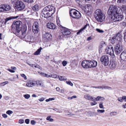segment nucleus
<instances>
[{"mask_svg":"<svg viewBox=\"0 0 126 126\" xmlns=\"http://www.w3.org/2000/svg\"><path fill=\"white\" fill-rule=\"evenodd\" d=\"M55 7L49 5L45 7L42 12L43 16L48 19L54 13Z\"/></svg>","mask_w":126,"mask_h":126,"instance_id":"nucleus-1","label":"nucleus"},{"mask_svg":"<svg viewBox=\"0 0 126 126\" xmlns=\"http://www.w3.org/2000/svg\"><path fill=\"white\" fill-rule=\"evenodd\" d=\"M97 63L95 61H85L82 62L81 65L84 68L94 67L96 66Z\"/></svg>","mask_w":126,"mask_h":126,"instance_id":"nucleus-2","label":"nucleus"},{"mask_svg":"<svg viewBox=\"0 0 126 126\" xmlns=\"http://www.w3.org/2000/svg\"><path fill=\"white\" fill-rule=\"evenodd\" d=\"M94 16L96 20L98 22H102L105 19L104 15L99 9H97L96 10Z\"/></svg>","mask_w":126,"mask_h":126,"instance_id":"nucleus-3","label":"nucleus"},{"mask_svg":"<svg viewBox=\"0 0 126 126\" xmlns=\"http://www.w3.org/2000/svg\"><path fill=\"white\" fill-rule=\"evenodd\" d=\"M120 10V8L116 6L112 5L110 6L108 11V13L110 15H113L119 13Z\"/></svg>","mask_w":126,"mask_h":126,"instance_id":"nucleus-4","label":"nucleus"},{"mask_svg":"<svg viewBox=\"0 0 126 126\" xmlns=\"http://www.w3.org/2000/svg\"><path fill=\"white\" fill-rule=\"evenodd\" d=\"M14 7L15 9L18 11L23 10L25 7V5L22 1L17 0L15 3Z\"/></svg>","mask_w":126,"mask_h":126,"instance_id":"nucleus-5","label":"nucleus"},{"mask_svg":"<svg viewBox=\"0 0 126 126\" xmlns=\"http://www.w3.org/2000/svg\"><path fill=\"white\" fill-rule=\"evenodd\" d=\"M70 16L75 19H79L81 16L80 13L75 9H72L70 10Z\"/></svg>","mask_w":126,"mask_h":126,"instance_id":"nucleus-6","label":"nucleus"},{"mask_svg":"<svg viewBox=\"0 0 126 126\" xmlns=\"http://www.w3.org/2000/svg\"><path fill=\"white\" fill-rule=\"evenodd\" d=\"M22 22L19 21H16L12 24V27L13 30H16V32H20V29L22 25Z\"/></svg>","mask_w":126,"mask_h":126,"instance_id":"nucleus-7","label":"nucleus"},{"mask_svg":"<svg viewBox=\"0 0 126 126\" xmlns=\"http://www.w3.org/2000/svg\"><path fill=\"white\" fill-rule=\"evenodd\" d=\"M109 58L107 55H103L101 58L100 61L102 64L105 66H107L109 63Z\"/></svg>","mask_w":126,"mask_h":126,"instance_id":"nucleus-8","label":"nucleus"},{"mask_svg":"<svg viewBox=\"0 0 126 126\" xmlns=\"http://www.w3.org/2000/svg\"><path fill=\"white\" fill-rule=\"evenodd\" d=\"M111 18L112 20L114 22L119 21L122 20L123 16L120 15L119 13L113 15Z\"/></svg>","mask_w":126,"mask_h":126,"instance_id":"nucleus-9","label":"nucleus"},{"mask_svg":"<svg viewBox=\"0 0 126 126\" xmlns=\"http://www.w3.org/2000/svg\"><path fill=\"white\" fill-rule=\"evenodd\" d=\"M122 47L120 43L116 44L114 50L116 54L118 55L122 51Z\"/></svg>","mask_w":126,"mask_h":126,"instance_id":"nucleus-10","label":"nucleus"},{"mask_svg":"<svg viewBox=\"0 0 126 126\" xmlns=\"http://www.w3.org/2000/svg\"><path fill=\"white\" fill-rule=\"evenodd\" d=\"M60 26L61 28H62L61 30V32L63 35L64 36L68 35L71 33V32L68 29L65 27H63L62 25H60Z\"/></svg>","mask_w":126,"mask_h":126,"instance_id":"nucleus-11","label":"nucleus"},{"mask_svg":"<svg viewBox=\"0 0 126 126\" xmlns=\"http://www.w3.org/2000/svg\"><path fill=\"white\" fill-rule=\"evenodd\" d=\"M121 32L120 31L118 33L116 34V35L114 36L112 39V40H114V39L119 41H120V40L122 38V35L121 34Z\"/></svg>","mask_w":126,"mask_h":126,"instance_id":"nucleus-12","label":"nucleus"},{"mask_svg":"<svg viewBox=\"0 0 126 126\" xmlns=\"http://www.w3.org/2000/svg\"><path fill=\"white\" fill-rule=\"evenodd\" d=\"M26 86L28 87H32L36 83V81L33 80H28L27 81Z\"/></svg>","mask_w":126,"mask_h":126,"instance_id":"nucleus-13","label":"nucleus"},{"mask_svg":"<svg viewBox=\"0 0 126 126\" xmlns=\"http://www.w3.org/2000/svg\"><path fill=\"white\" fill-rule=\"evenodd\" d=\"M106 51L107 54H108L111 56L114 55L113 48L112 47H108L106 49Z\"/></svg>","mask_w":126,"mask_h":126,"instance_id":"nucleus-14","label":"nucleus"},{"mask_svg":"<svg viewBox=\"0 0 126 126\" xmlns=\"http://www.w3.org/2000/svg\"><path fill=\"white\" fill-rule=\"evenodd\" d=\"M117 65V62L114 60H112V62H110V63L109 64V66L111 69H113L116 67Z\"/></svg>","mask_w":126,"mask_h":126,"instance_id":"nucleus-15","label":"nucleus"},{"mask_svg":"<svg viewBox=\"0 0 126 126\" xmlns=\"http://www.w3.org/2000/svg\"><path fill=\"white\" fill-rule=\"evenodd\" d=\"M47 27L49 29H54L56 28L55 25L53 23L51 22H48L46 24Z\"/></svg>","mask_w":126,"mask_h":126,"instance_id":"nucleus-16","label":"nucleus"},{"mask_svg":"<svg viewBox=\"0 0 126 126\" xmlns=\"http://www.w3.org/2000/svg\"><path fill=\"white\" fill-rule=\"evenodd\" d=\"M21 28L22 31H21V33L23 36L25 35V33L27 30V26L26 24H24L22 26H21Z\"/></svg>","mask_w":126,"mask_h":126,"instance_id":"nucleus-17","label":"nucleus"},{"mask_svg":"<svg viewBox=\"0 0 126 126\" xmlns=\"http://www.w3.org/2000/svg\"><path fill=\"white\" fill-rule=\"evenodd\" d=\"M84 97L86 99L94 101L95 100L94 97L88 94H86L84 95Z\"/></svg>","mask_w":126,"mask_h":126,"instance_id":"nucleus-18","label":"nucleus"},{"mask_svg":"<svg viewBox=\"0 0 126 126\" xmlns=\"http://www.w3.org/2000/svg\"><path fill=\"white\" fill-rule=\"evenodd\" d=\"M105 43L104 41H102L100 44L99 47V53H101L104 47L105 46Z\"/></svg>","mask_w":126,"mask_h":126,"instance_id":"nucleus-19","label":"nucleus"},{"mask_svg":"<svg viewBox=\"0 0 126 126\" xmlns=\"http://www.w3.org/2000/svg\"><path fill=\"white\" fill-rule=\"evenodd\" d=\"M120 57L122 60L126 61V52L123 51L121 54Z\"/></svg>","mask_w":126,"mask_h":126,"instance_id":"nucleus-20","label":"nucleus"},{"mask_svg":"<svg viewBox=\"0 0 126 126\" xmlns=\"http://www.w3.org/2000/svg\"><path fill=\"white\" fill-rule=\"evenodd\" d=\"M51 35L47 32L46 33L44 34L43 35V37L45 38L47 40L46 41L49 40L50 38V37Z\"/></svg>","mask_w":126,"mask_h":126,"instance_id":"nucleus-21","label":"nucleus"},{"mask_svg":"<svg viewBox=\"0 0 126 126\" xmlns=\"http://www.w3.org/2000/svg\"><path fill=\"white\" fill-rule=\"evenodd\" d=\"M18 16H11L5 19L4 23L5 24L7 23V22L8 21L12 19H15L17 18H18Z\"/></svg>","mask_w":126,"mask_h":126,"instance_id":"nucleus-22","label":"nucleus"},{"mask_svg":"<svg viewBox=\"0 0 126 126\" xmlns=\"http://www.w3.org/2000/svg\"><path fill=\"white\" fill-rule=\"evenodd\" d=\"M92 7L90 4H87L85 6L86 12H91L92 9Z\"/></svg>","mask_w":126,"mask_h":126,"instance_id":"nucleus-23","label":"nucleus"},{"mask_svg":"<svg viewBox=\"0 0 126 126\" xmlns=\"http://www.w3.org/2000/svg\"><path fill=\"white\" fill-rule=\"evenodd\" d=\"M5 5V11H7L10 10L11 9V6L7 4H4Z\"/></svg>","mask_w":126,"mask_h":126,"instance_id":"nucleus-24","label":"nucleus"},{"mask_svg":"<svg viewBox=\"0 0 126 126\" xmlns=\"http://www.w3.org/2000/svg\"><path fill=\"white\" fill-rule=\"evenodd\" d=\"M88 26H89V25L88 24H87L85 25L83 28L81 29L78 32H77V34H78L81 32L83 30H85L86 29Z\"/></svg>","mask_w":126,"mask_h":126,"instance_id":"nucleus-25","label":"nucleus"},{"mask_svg":"<svg viewBox=\"0 0 126 126\" xmlns=\"http://www.w3.org/2000/svg\"><path fill=\"white\" fill-rule=\"evenodd\" d=\"M32 31L34 33H37L39 31V29L38 28H34V27H32Z\"/></svg>","mask_w":126,"mask_h":126,"instance_id":"nucleus-26","label":"nucleus"},{"mask_svg":"<svg viewBox=\"0 0 126 126\" xmlns=\"http://www.w3.org/2000/svg\"><path fill=\"white\" fill-rule=\"evenodd\" d=\"M42 48L40 47L34 53V55H38L40 54V53L41 51Z\"/></svg>","mask_w":126,"mask_h":126,"instance_id":"nucleus-27","label":"nucleus"},{"mask_svg":"<svg viewBox=\"0 0 126 126\" xmlns=\"http://www.w3.org/2000/svg\"><path fill=\"white\" fill-rule=\"evenodd\" d=\"M5 5L4 4H1L0 5V11L1 12H4L5 10Z\"/></svg>","mask_w":126,"mask_h":126,"instance_id":"nucleus-28","label":"nucleus"},{"mask_svg":"<svg viewBox=\"0 0 126 126\" xmlns=\"http://www.w3.org/2000/svg\"><path fill=\"white\" fill-rule=\"evenodd\" d=\"M39 6L37 4L35 5L33 7L32 9L33 10L37 11L38 10Z\"/></svg>","mask_w":126,"mask_h":126,"instance_id":"nucleus-29","label":"nucleus"},{"mask_svg":"<svg viewBox=\"0 0 126 126\" xmlns=\"http://www.w3.org/2000/svg\"><path fill=\"white\" fill-rule=\"evenodd\" d=\"M36 83L37 85H39L40 86H42L43 85V83L42 81H36Z\"/></svg>","mask_w":126,"mask_h":126,"instance_id":"nucleus-30","label":"nucleus"},{"mask_svg":"<svg viewBox=\"0 0 126 126\" xmlns=\"http://www.w3.org/2000/svg\"><path fill=\"white\" fill-rule=\"evenodd\" d=\"M27 63L28 65H29L31 67H32L33 68V67H34L35 68H40V66L38 65H35L34 64H31L29 63Z\"/></svg>","mask_w":126,"mask_h":126,"instance_id":"nucleus-31","label":"nucleus"},{"mask_svg":"<svg viewBox=\"0 0 126 126\" xmlns=\"http://www.w3.org/2000/svg\"><path fill=\"white\" fill-rule=\"evenodd\" d=\"M32 27L34 28H38V24L37 22H35L33 24Z\"/></svg>","mask_w":126,"mask_h":126,"instance_id":"nucleus-32","label":"nucleus"},{"mask_svg":"<svg viewBox=\"0 0 126 126\" xmlns=\"http://www.w3.org/2000/svg\"><path fill=\"white\" fill-rule=\"evenodd\" d=\"M50 116H48L46 118L47 120L51 122H52L54 121V119H53L51 118Z\"/></svg>","mask_w":126,"mask_h":126,"instance_id":"nucleus-33","label":"nucleus"},{"mask_svg":"<svg viewBox=\"0 0 126 126\" xmlns=\"http://www.w3.org/2000/svg\"><path fill=\"white\" fill-rule=\"evenodd\" d=\"M58 78H59V80L61 81L66 80L67 79L66 78H64L62 76L59 77Z\"/></svg>","mask_w":126,"mask_h":126,"instance_id":"nucleus-34","label":"nucleus"},{"mask_svg":"<svg viewBox=\"0 0 126 126\" xmlns=\"http://www.w3.org/2000/svg\"><path fill=\"white\" fill-rule=\"evenodd\" d=\"M51 77H52L54 78H58V77H59V76L58 75L55 74L51 75Z\"/></svg>","mask_w":126,"mask_h":126,"instance_id":"nucleus-35","label":"nucleus"},{"mask_svg":"<svg viewBox=\"0 0 126 126\" xmlns=\"http://www.w3.org/2000/svg\"><path fill=\"white\" fill-rule=\"evenodd\" d=\"M103 87V89L109 90H111L112 89V88L111 87L107 86H105Z\"/></svg>","mask_w":126,"mask_h":126,"instance_id":"nucleus-36","label":"nucleus"},{"mask_svg":"<svg viewBox=\"0 0 126 126\" xmlns=\"http://www.w3.org/2000/svg\"><path fill=\"white\" fill-rule=\"evenodd\" d=\"M30 95L28 94H26L24 95V97L26 99H28L30 97Z\"/></svg>","mask_w":126,"mask_h":126,"instance_id":"nucleus-37","label":"nucleus"},{"mask_svg":"<svg viewBox=\"0 0 126 126\" xmlns=\"http://www.w3.org/2000/svg\"><path fill=\"white\" fill-rule=\"evenodd\" d=\"M43 76L44 77H45L47 78H51V75H48L47 74L45 73H43Z\"/></svg>","mask_w":126,"mask_h":126,"instance_id":"nucleus-38","label":"nucleus"},{"mask_svg":"<svg viewBox=\"0 0 126 126\" xmlns=\"http://www.w3.org/2000/svg\"><path fill=\"white\" fill-rule=\"evenodd\" d=\"M13 113V111L11 110H8L6 112V113L9 115H10V114H12Z\"/></svg>","mask_w":126,"mask_h":126,"instance_id":"nucleus-39","label":"nucleus"},{"mask_svg":"<svg viewBox=\"0 0 126 126\" xmlns=\"http://www.w3.org/2000/svg\"><path fill=\"white\" fill-rule=\"evenodd\" d=\"M66 83L67 84L70 85L71 86H73V84L71 82V81H66Z\"/></svg>","mask_w":126,"mask_h":126,"instance_id":"nucleus-40","label":"nucleus"},{"mask_svg":"<svg viewBox=\"0 0 126 126\" xmlns=\"http://www.w3.org/2000/svg\"><path fill=\"white\" fill-rule=\"evenodd\" d=\"M21 76L24 79L26 80L27 79V77L24 74H22L21 75Z\"/></svg>","mask_w":126,"mask_h":126,"instance_id":"nucleus-41","label":"nucleus"},{"mask_svg":"<svg viewBox=\"0 0 126 126\" xmlns=\"http://www.w3.org/2000/svg\"><path fill=\"white\" fill-rule=\"evenodd\" d=\"M23 1L26 2H32L33 1V0H23Z\"/></svg>","mask_w":126,"mask_h":126,"instance_id":"nucleus-42","label":"nucleus"},{"mask_svg":"<svg viewBox=\"0 0 126 126\" xmlns=\"http://www.w3.org/2000/svg\"><path fill=\"white\" fill-rule=\"evenodd\" d=\"M67 62L65 61H63L62 63V64L63 66H65L67 64Z\"/></svg>","mask_w":126,"mask_h":126,"instance_id":"nucleus-43","label":"nucleus"},{"mask_svg":"<svg viewBox=\"0 0 126 126\" xmlns=\"http://www.w3.org/2000/svg\"><path fill=\"white\" fill-rule=\"evenodd\" d=\"M96 30L100 33H103L104 32L103 31L99 29H96Z\"/></svg>","mask_w":126,"mask_h":126,"instance_id":"nucleus-44","label":"nucleus"},{"mask_svg":"<svg viewBox=\"0 0 126 126\" xmlns=\"http://www.w3.org/2000/svg\"><path fill=\"white\" fill-rule=\"evenodd\" d=\"M126 1V0H118V2L119 3H124Z\"/></svg>","mask_w":126,"mask_h":126,"instance_id":"nucleus-45","label":"nucleus"},{"mask_svg":"<svg viewBox=\"0 0 126 126\" xmlns=\"http://www.w3.org/2000/svg\"><path fill=\"white\" fill-rule=\"evenodd\" d=\"M105 111V110H97V111L99 113H102L104 112Z\"/></svg>","mask_w":126,"mask_h":126,"instance_id":"nucleus-46","label":"nucleus"},{"mask_svg":"<svg viewBox=\"0 0 126 126\" xmlns=\"http://www.w3.org/2000/svg\"><path fill=\"white\" fill-rule=\"evenodd\" d=\"M24 122V120L23 119H21L19 120L18 122L19 123L22 124Z\"/></svg>","mask_w":126,"mask_h":126,"instance_id":"nucleus-47","label":"nucleus"},{"mask_svg":"<svg viewBox=\"0 0 126 126\" xmlns=\"http://www.w3.org/2000/svg\"><path fill=\"white\" fill-rule=\"evenodd\" d=\"M94 101V102H91L90 103L91 105L92 106H93L95 105L96 104H97V103L95 101V100Z\"/></svg>","mask_w":126,"mask_h":126,"instance_id":"nucleus-48","label":"nucleus"},{"mask_svg":"<svg viewBox=\"0 0 126 126\" xmlns=\"http://www.w3.org/2000/svg\"><path fill=\"white\" fill-rule=\"evenodd\" d=\"M99 107L100 108L103 109V106L102 103H100L99 104Z\"/></svg>","mask_w":126,"mask_h":126,"instance_id":"nucleus-49","label":"nucleus"},{"mask_svg":"<svg viewBox=\"0 0 126 126\" xmlns=\"http://www.w3.org/2000/svg\"><path fill=\"white\" fill-rule=\"evenodd\" d=\"M94 88H98V89H103V87L100 86H98L97 87H95Z\"/></svg>","mask_w":126,"mask_h":126,"instance_id":"nucleus-50","label":"nucleus"},{"mask_svg":"<svg viewBox=\"0 0 126 126\" xmlns=\"http://www.w3.org/2000/svg\"><path fill=\"white\" fill-rule=\"evenodd\" d=\"M25 123L27 124H29V123L30 120L29 119H26L25 120Z\"/></svg>","mask_w":126,"mask_h":126,"instance_id":"nucleus-51","label":"nucleus"},{"mask_svg":"<svg viewBox=\"0 0 126 126\" xmlns=\"http://www.w3.org/2000/svg\"><path fill=\"white\" fill-rule=\"evenodd\" d=\"M117 100L118 101H119L120 102H122L123 101V99H122V98H121V97L118 98Z\"/></svg>","mask_w":126,"mask_h":126,"instance_id":"nucleus-52","label":"nucleus"},{"mask_svg":"<svg viewBox=\"0 0 126 126\" xmlns=\"http://www.w3.org/2000/svg\"><path fill=\"white\" fill-rule=\"evenodd\" d=\"M114 113H116V112H110V114L111 116H114L115 115L114 114Z\"/></svg>","mask_w":126,"mask_h":126,"instance_id":"nucleus-53","label":"nucleus"},{"mask_svg":"<svg viewBox=\"0 0 126 126\" xmlns=\"http://www.w3.org/2000/svg\"><path fill=\"white\" fill-rule=\"evenodd\" d=\"M124 39L125 41L126 42V30L125 32V34L124 37Z\"/></svg>","mask_w":126,"mask_h":126,"instance_id":"nucleus-54","label":"nucleus"},{"mask_svg":"<svg viewBox=\"0 0 126 126\" xmlns=\"http://www.w3.org/2000/svg\"><path fill=\"white\" fill-rule=\"evenodd\" d=\"M31 123L32 125H34L36 123V122L33 120H32L31 121Z\"/></svg>","mask_w":126,"mask_h":126,"instance_id":"nucleus-55","label":"nucleus"},{"mask_svg":"<svg viewBox=\"0 0 126 126\" xmlns=\"http://www.w3.org/2000/svg\"><path fill=\"white\" fill-rule=\"evenodd\" d=\"M2 116L4 118H6L8 117L7 115L5 114H3L2 115Z\"/></svg>","mask_w":126,"mask_h":126,"instance_id":"nucleus-56","label":"nucleus"},{"mask_svg":"<svg viewBox=\"0 0 126 126\" xmlns=\"http://www.w3.org/2000/svg\"><path fill=\"white\" fill-rule=\"evenodd\" d=\"M45 100V98L43 97H42L41 98L39 99L38 100L39 101L41 102H42L44 101V100Z\"/></svg>","mask_w":126,"mask_h":126,"instance_id":"nucleus-57","label":"nucleus"},{"mask_svg":"<svg viewBox=\"0 0 126 126\" xmlns=\"http://www.w3.org/2000/svg\"><path fill=\"white\" fill-rule=\"evenodd\" d=\"M95 99L96 101H98L100 100V96H98L97 97L95 98H94Z\"/></svg>","mask_w":126,"mask_h":126,"instance_id":"nucleus-58","label":"nucleus"},{"mask_svg":"<svg viewBox=\"0 0 126 126\" xmlns=\"http://www.w3.org/2000/svg\"><path fill=\"white\" fill-rule=\"evenodd\" d=\"M122 99L123 100H124L125 102H126V96H123Z\"/></svg>","mask_w":126,"mask_h":126,"instance_id":"nucleus-59","label":"nucleus"},{"mask_svg":"<svg viewBox=\"0 0 126 126\" xmlns=\"http://www.w3.org/2000/svg\"><path fill=\"white\" fill-rule=\"evenodd\" d=\"M7 70L12 73H14L15 72V71L14 70L11 69L9 68Z\"/></svg>","mask_w":126,"mask_h":126,"instance_id":"nucleus-60","label":"nucleus"},{"mask_svg":"<svg viewBox=\"0 0 126 126\" xmlns=\"http://www.w3.org/2000/svg\"><path fill=\"white\" fill-rule=\"evenodd\" d=\"M77 98V96L76 95H74L71 97L70 98V99H71L73 98Z\"/></svg>","mask_w":126,"mask_h":126,"instance_id":"nucleus-61","label":"nucleus"},{"mask_svg":"<svg viewBox=\"0 0 126 126\" xmlns=\"http://www.w3.org/2000/svg\"><path fill=\"white\" fill-rule=\"evenodd\" d=\"M92 39V37H88L87 39V41H89L90 40Z\"/></svg>","mask_w":126,"mask_h":126,"instance_id":"nucleus-62","label":"nucleus"},{"mask_svg":"<svg viewBox=\"0 0 126 126\" xmlns=\"http://www.w3.org/2000/svg\"><path fill=\"white\" fill-rule=\"evenodd\" d=\"M11 1L12 3L14 4V5H15V2L17 0H11Z\"/></svg>","mask_w":126,"mask_h":126,"instance_id":"nucleus-63","label":"nucleus"},{"mask_svg":"<svg viewBox=\"0 0 126 126\" xmlns=\"http://www.w3.org/2000/svg\"><path fill=\"white\" fill-rule=\"evenodd\" d=\"M8 83V81H5L4 82L2 83V84L4 85H5L6 84H7Z\"/></svg>","mask_w":126,"mask_h":126,"instance_id":"nucleus-64","label":"nucleus"}]
</instances>
